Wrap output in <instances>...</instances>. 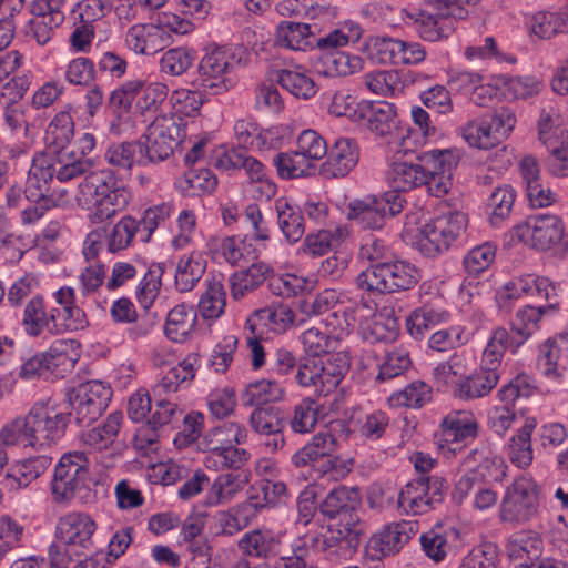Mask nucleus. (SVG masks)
<instances>
[{"label":"nucleus","instance_id":"obj_64","mask_svg":"<svg viewBox=\"0 0 568 568\" xmlns=\"http://www.w3.org/2000/svg\"><path fill=\"white\" fill-rule=\"evenodd\" d=\"M515 199L516 192L510 185L496 187L491 192L487 202V213L493 226L499 227L509 219L513 212Z\"/></svg>","mask_w":568,"mask_h":568},{"label":"nucleus","instance_id":"obj_34","mask_svg":"<svg viewBox=\"0 0 568 568\" xmlns=\"http://www.w3.org/2000/svg\"><path fill=\"white\" fill-rule=\"evenodd\" d=\"M207 261L201 251L183 254L176 262L174 285L181 293L191 292L205 274Z\"/></svg>","mask_w":568,"mask_h":568},{"label":"nucleus","instance_id":"obj_51","mask_svg":"<svg viewBox=\"0 0 568 568\" xmlns=\"http://www.w3.org/2000/svg\"><path fill=\"white\" fill-rule=\"evenodd\" d=\"M556 313V302L539 307L526 305L517 311L510 324L511 331L519 335L520 341L527 342L531 335L539 329L541 318Z\"/></svg>","mask_w":568,"mask_h":568},{"label":"nucleus","instance_id":"obj_23","mask_svg":"<svg viewBox=\"0 0 568 568\" xmlns=\"http://www.w3.org/2000/svg\"><path fill=\"white\" fill-rule=\"evenodd\" d=\"M52 296L59 307H52L58 311V316H54L55 323L52 324L51 334L73 332L88 326L85 313L75 303L77 297L73 287L62 286L53 292Z\"/></svg>","mask_w":568,"mask_h":568},{"label":"nucleus","instance_id":"obj_22","mask_svg":"<svg viewBox=\"0 0 568 568\" xmlns=\"http://www.w3.org/2000/svg\"><path fill=\"white\" fill-rule=\"evenodd\" d=\"M251 471H223L209 484L203 505L206 507L224 506L232 503L248 485Z\"/></svg>","mask_w":568,"mask_h":568},{"label":"nucleus","instance_id":"obj_60","mask_svg":"<svg viewBox=\"0 0 568 568\" xmlns=\"http://www.w3.org/2000/svg\"><path fill=\"white\" fill-rule=\"evenodd\" d=\"M273 165L282 180L307 176L315 169V164L308 162L297 150L277 153L273 158Z\"/></svg>","mask_w":568,"mask_h":568},{"label":"nucleus","instance_id":"obj_2","mask_svg":"<svg viewBox=\"0 0 568 568\" xmlns=\"http://www.w3.org/2000/svg\"><path fill=\"white\" fill-rule=\"evenodd\" d=\"M466 216L459 212H448L428 217L422 209L405 215L403 237L426 257H436L446 252L464 232Z\"/></svg>","mask_w":568,"mask_h":568},{"label":"nucleus","instance_id":"obj_4","mask_svg":"<svg viewBox=\"0 0 568 568\" xmlns=\"http://www.w3.org/2000/svg\"><path fill=\"white\" fill-rule=\"evenodd\" d=\"M244 54L242 48L209 45L197 65L202 90L213 95L231 90L235 84L233 72L242 64Z\"/></svg>","mask_w":568,"mask_h":568},{"label":"nucleus","instance_id":"obj_45","mask_svg":"<svg viewBox=\"0 0 568 568\" xmlns=\"http://www.w3.org/2000/svg\"><path fill=\"white\" fill-rule=\"evenodd\" d=\"M105 161L118 170L130 171L134 165L149 164L140 139L112 143L104 153Z\"/></svg>","mask_w":568,"mask_h":568},{"label":"nucleus","instance_id":"obj_19","mask_svg":"<svg viewBox=\"0 0 568 568\" xmlns=\"http://www.w3.org/2000/svg\"><path fill=\"white\" fill-rule=\"evenodd\" d=\"M417 532V523L400 520L384 525L368 540V548L377 557L399 552Z\"/></svg>","mask_w":568,"mask_h":568},{"label":"nucleus","instance_id":"obj_63","mask_svg":"<svg viewBox=\"0 0 568 568\" xmlns=\"http://www.w3.org/2000/svg\"><path fill=\"white\" fill-rule=\"evenodd\" d=\"M285 394L283 383L276 379H261L246 386L243 400L251 406L262 405L283 400Z\"/></svg>","mask_w":568,"mask_h":568},{"label":"nucleus","instance_id":"obj_7","mask_svg":"<svg viewBox=\"0 0 568 568\" xmlns=\"http://www.w3.org/2000/svg\"><path fill=\"white\" fill-rule=\"evenodd\" d=\"M514 110L501 106L494 112L468 121L462 126V136L469 146L489 150L505 141L516 125Z\"/></svg>","mask_w":568,"mask_h":568},{"label":"nucleus","instance_id":"obj_21","mask_svg":"<svg viewBox=\"0 0 568 568\" xmlns=\"http://www.w3.org/2000/svg\"><path fill=\"white\" fill-rule=\"evenodd\" d=\"M54 172L53 156L44 153L34 155L26 181V197L31 202H38L53 196L57 192L52 185L57 180Z\"/></svg>","mask_w":568,"mask_h":568},{"label":"nucleus","instance_id":"obj_17","mask_svg":"<svg viewBox=\"0 0 568 568\" xmlns=\"http://www.w3.org/2000/svg\"><path fill=\"white\" fill-rule=\"evenodd\" d=\"M511 235L530 247L544 251L560 242L564 223L557 215H530L513 227Z\"/></svg>","mask_w":568,"mask_h":568},{"label":"nucleus","instance_id":"obj_11","mask_svg":"<svg viewBox=\"0 0 568 568\" xmlns=\"http://www.w3.org/2000/svg\"><path fill=\"white\" fill-rule=\"evenodd\" d=\"M185 135L184 123L173 114H159L139 139L149 164L165 161Z\"/></svg>","mask_w":568,"mask_h":568},{"label":"nucleus","instance_id":"obj_58","mask_svg":"<svg viewBox=\"0 0 568 568\" xmlns=\"http://www.w3.org/2000/svg\"><path fill=\"white\" fill-rule=\"evenodd\" d=\"M196 322V313L192 306L180 304L174 306L166 316L165 335L175 343H182L192 332Z\"/></svg>","mask_w":568,"mask_h":568},{"label":"nucleus","instance_id":"obj_35","mask_svg":"<svg viewBox=\"0 0 568 568\" xmlns=\"http://www.w3.org/2000/svg\"><path fill=\"white\" fill-rule=\"evenodd\" d=\"M337 450V439L329 430H321L315 434L308 443L295 452L292 457V464L297 467H306L322 459V462Z\"/></svg>","mask_w":568,"mask_h":568},{"label":"nucleus","instance_id":"obj_59","mask_svg":"<svg viewBox=\"0 0 568 568\" xmlns=\"http://www.w3.org/2000/svg\"><path fill=\"white\" fill-rule=\"evenodd\" d=\"M196 59L197 52L192 47L171 48L164 51L160 58V72L170 77H181L194 65Z\"/></svg>","mask_w":568,"mask_h":568},{"label":"nucleus","instance_id":"obj_46","mask_svg":"<svg viewBox=\"0 0 568 568\" xmlns=\"http://www.w3.org/2000/svg\"><path fill=\"white\" fill-rule=\"evenodd\" d=\"M51 457L39 455L16 463L6 475L7 486L11 489L28 487L39 478L51 465Z\"/></svg>","mask_w":568,"mask_h":568},{"label":"nucleus","instance_id":"obj_42","mask_svg":"<svg viewBox=\"0 0 568 568\" xmlns=\"http://www.w3.org/2000/svg\"><path fill=\"white\" fill-rule=\"evenodd\" d=\"M54 316H58V311L52 307L48 310L41 295L32 296L23 310L24 332L31 337L40 336L45 329L51 334L52 324L55 323Z\"/></svg>","mask_w":568,"mask_h":568},{"label":"nucleus","instance_id":"obj_38","mask_svg":"<svg viewBox=\"0 0 568 568\" xmlns=\"http://www.w3.org/2000/svg\"><path fill=\"white\" fill-rule=\"evenodd\" d=\"M33 17L26 26V36L43 47L51 41L54 30L64 21V13L52 12L33 2Z\"/></svg>","mask_w":568,"mask_h":568},{"label":"nucleus","instance_id":"obj_16","mask_svg":"<svg viewBox=\"0 0 568 568\" xmlns=\"http://www.w3.org/2000/svg\"><path fill=\"white\" fill-rule=\"evenodd\" d=\"M536 392L534 379L527 374H518L497 393L501 406H494L488 413V426L497 435H504L513 425L516 414L510 407L516 399L528 398Z\"/></svg>","mask_w":568,"mask_h":568},{"label":"nucleus","instance_id":"obj_39","mask_svg":"<svg viewBox=\"0 0 568 568\" xmlns=\"http://www.w3.org/2000/svg\"><path fill=\"white\" fill-rule=\"evenodd\" d=\"M500 373L483 367L460 378L455 385V395L460 399H476L488 395L498 384Z\"/></svg>","mask_w":568,"mask_h":568},{"label":"nucleus","instance_id":"obj_13","mask_svg":"<svg viewBox=\"0 0 568 568\" xmlns=\"http://www.w3.org/2000/svg\"><path fill=\"white\" fill-rule=\"evenodd\" d=\"M112 388L101 381H89L69 390L67 398L72 416L79 426H89L108 408Z\"/></svg>","mask_w":568,"mask_h":568},{"label":"nucleus","instance_id":"obj_20","mask_svg":"<svg viewBox=\"0 0 568 568\" xmlns=\"http://www.w3.org/2000/svg\"><path fill=\"white\" fill-rule=\"evenodd\" d=\"M357 537L352 531V526H344V529L327 528L316 534L315 554H322L333 564H339L349 559L357 548Z\"/></svg>","mask_w":568,"mask_h":568},{"label":"nucleus","instance_id":"obj_6","mask_svg":"<svg viewBox=\"0 0 568 568\" xmlns=\"http://www.w3.org/2000/svg\"><path fill=\"white\" fill-rule=\"evenodd\" d=\"M405 203L404 196L395 191L368 194L348 203L346 219L363 230H381L388 219L403 211Z\"/></svg>","mask_w":568,"mask_h":568},{"label":"nucleus","instance_id":"obj_18","mask_svg":"<svg viewBox=\"0 0 568 568\" xmlns=\"http://www.w3.org/2000/svg\"><path fill=\"white\" fill-rule=\"evenodd\" d=\"M321 164L320 174L325 179H341L348 175L359 160V148L351 138H338L328 148Z\"/></svg>","mask_w":568,"mask_h":568},{"label":"nucleus","instance_id":"obj_15","mask_svg":"<svg viewBox=\"0 0 568 568\" xmlns=\"http://www.w3.org/2000/svg\"><path fill=\"white\" fill-rule=\"evenodd\" d=\"M98 524L84 511H69L57 520L54 538L67 544L75 554L88 556L97 548L94 535Z\"/></svg>","mask_w":568,"mask_h":568},{"label":"nucleus","instance_id":"obj_28","mask_svg":"<svg viewBox=\"0 0 568 568\" xmlns=\"http://www.w3.org/2000/svg\"><path fill=\"white\" fill-rule=\"evenodd\" d=\"M519 171L531 207H546L555 202L556 194L542 182L535 158L525 156L519 163Z\"/></svg>","mask_w":568,"mask_h":568},{"label":"nucleus","instance_id":"obj_12","mask_svg":"<svg viewBox=\"0 0 568 568\" xmlns=\"http://www.w3.org/2000/svg\"><path fill=\"white\" fill-rule=\"evenodd\" d=\"M69 422V415L61 412L53 400L37 402L27 414L29 446L44 447L57 444L65 435Z\"/></svg>","mask_w":568,"mask_h":568},{"label":"nucleus","instance_id":"obj_48","mask_svg":"<svg viewBox=\"0 0 568 568\" xmlns=\"http://www.w3.org/2000/svg\"><path fill=\"white\" fill-rule=\"evenodd\" d=\"M363 116L367 120L368 129L379 136L390 135L397 129V109L394 103L371 102L366 105Z\"/></svg>","mask_w":568,"mask_h":568},{"label":"nucleus","instance_id":"obj_1","mask_svg":"<svg viewBox=\"0 0 568 568\" xmlns=\"http://www.w3.org/2000/svg\"><path fill=\"white\" fill-rule=\"evenodd\" d=\"M54 173L59 182H68L81 175L84 179L78 185L77 202L89 211L92 223H103L124 211L131 201L130 190L123 185L116 174L109 169L91 171L92 161L75 155L73 150L55 152Z\"/></svg>","mask_w":568,"mask_h":568},{"label":"nucleus","instance_id":"obj_33","mask_svg":"<svg viewBox=\"0 0 568 568\" xmlns=\"http://www.w3.org/2000/svg\"><path fill=\"white\" fill-rule=\"evenodd\" d=\"M50 375L63 377L71 372L80 357V344L72 338L55 339L50 347L43 352Z\"/></svg>","mask_w":568,"mask_h":568},{"label":"nucleus","instance_id":"obj_57","mask_svg":"<svg viewBox=\"0 0 568 568\" xmlns=\"http://www.w3.org/2000/svg\"><path fill=\"white\" fill-rule=\"evenodd\" d=\"M433 397V388L424 381L416 379L403 389L394 392L388 397V404L393 408L418 409L428 404Z\"/></svg>","mask_w":568,"mask_h":568},{"label":"nucleus","instance_id":"obj_31","mask_svg":"<svg viewBox=\"0 0 568 568\" xmlns=\"http://www.w3.org/2000/svg\"><path fill=\"white\" fill-rule=\"evenodd\" d=\"M247 440V430L237 422H223L207 429L197 443L204 453L216 450L232 445H242Z\"/></svg>","mask_w":568,"mask_h":568},{"label":"nucleus","instance_id":"obj_56","mask_svg":"<svg viewBox=\"0 0 568 568\" xmlns=\"http://www.w3.org/2000/svg\"><path fill=\"white\" fill-rule=\"evenodd\" d=\"M74 136V122L68 111L58 112L44 132V142L53 152L68 150Z\"/></svg>","mask_w":568,"mask_h":568},{"label":"nucleus","instance_id":"obj_10","mask_svg":"<svg viewBox=\"0 0 568 568\" xmlns=\"http://www.w3.org/2000/svg\"><path fill=\"white\" fill-rule=\"evenodd\" d=\"M294 379L304 388H313L314 393L327 396L341 384L349 364L345 355L339 353L332 355L326 361L320 358H306L296 365Z\"/></svg>","mask_w":568,"mask_h":568},{"label":"nucleus","instance_id":"obj_37","mask_svg":"<svg viewBox=\"0 0 568 568\" xmlns=\"http://www.w3.org/2000/svg\"><path fill=\"white\" fill-rule=\"evenodd\" d=\"M225 307L226 291L223 275L210 274L205 280V290L199 300V313L206 321H215L224 314Z\"/></svg>","mask_w":568,"mask_h":568},{"label":"nucleus","instance_id":"obj_5","mask_svg":"<svg viewBox=\"0 0 568 568\" xmlns=\"http://www.w3.org/2000/svg\"><path fill=\"white\" fill-rule=\"evenodd\" d=\"M420 275L416 266L407 261L395 260L371 264L356 277L361 290L378 293H396L413 288Z\"/></svg>","mask_w":568,"mask_h":568},{"label":"nucleus","instance_id":"obj_36","mask_svg":"<svg viewBox=\"0 0 568 568\" xmlns=\"http://www.w3.org/2000/svg\"><path fill=\"white\" fill-rule=\"evenodd\" d=\"M450 314L444 307L426 303L415 308L405 321L407 333L416 341L423 339L433 327L447 323Z\"/></svg>","mask_w":568,"mask_h":568},{"label":"nucleus","instance_id":"obj_3","mask_svg":"<svg viewBox=\"0 0 568 568\" xmlns=\"http://www.w3.org/2000/svg\"><path fill=\"white\" fill-rule=\"evenodd\" d=\"M199 366L197 354H189L176 366L170 368L162 378L154 385L153 394L158 398L155 410L150 419H148V427L145 432V440L148 444H153L156 440L155 429L172 422L178 414L176 405L164 396L171 395L180 390L182 387L189 385L194 378L196 367Z\"/></svg>","mask_w":568,"mask_h":568},{"label":"nucleus","instance_id":"obj_26","mask_svg":"<svg viewBox=\"0 0 568 568\" xmlns=\"http://www.w3.org/2000/svg\"><path fill=\"white\" fill-rule=\"evenodd\" d=\"M459 530L445 524H436L419 537L424 555L435 564L446 559L448 554L459 541Z\"/></svg>","mask_w":568,"mask_h":568},{"label":"nucleus","instance_id":"obj_30","mask_svg":"<svg viewBox=\"0 0 568 568\" xmlns=\"http://www.w3.org/2000/svg\"><path fill=\"white\" fill-rule=\"evenodd\" d=\"M443 440L450 444L467 443L478 435L479 425L471 412L454 410L440 422Z\"/></svg>","mask_w":568,"mask_h":568},{"label":"nucleus","instance_id":"obj_9","mask_svg":"<svg viewBox=\"0 0 568 568\" xmlns=\"http://www.w3.org/2000/svg\"><path fill=\"white\" fill-rule=\"evenodd\" d=\"M446 480L437 475L418 476L409 480L397 494L396 507L400 515L419 516L444 501Z\"/></svg>","mask_w":568,"mask_h":568},{"label":"nucleus","instance_id":"obj_14","mask_svg":"<svg viewBox=\"0 0 568 568\" xmlns=\"http://www.w3.org/2000/svg\"><path fill=\"white\" fill-rule=\"evenodd\" d=\"M89 476V458L83 452L73 450L61 456L51 481L52 498L58 504L71 501L85 485Z\"/></svg>","mask_w":568,"mask_h":568},{"label":"nucleus","instance_id":"obj_61","mask_svg":"<svg viewBox=\"0 0 568 568\" xmlns=\"http://www.w3.org/2000/svg\"><path fill=\"white\" fill-rule=\"evenodd\" d=\"M315 282L292 273L274 274L268 277V288L275 296L291 298L310 292Z\"/></svg>","mask_w":568,"mask_h":568},{"label":"nucleus","instance_id":"obj_41","mask_svg":"<svg viewBox=\"0 0 568 568\" xmlns=\"http://www.w3.org/2000/svg\"><path fill=\"white\" fill-rule=\"evenodd\" d=\"M426 166L423 162L394 161L387 171V179L397 193L420 187L426 181Z\"/></svg>","mask_w":568,"mask_h":568},{"label":"nucleus","instance_id":"obj_49","mask_svg":"<svg viewBox=\"0 0 568 568\" xmlns=\"http://www.w3.org/2000/svg\"><path fill=\"white\" fill-rule=\"evenodd\" d=\"M122 420V413H111L102 425L81 433L82 444L97 452L108 449L118 437Z\"/></svg>","mask_w":568,"mask_h":568},{"label":"nucleus","instance_id":"obj_55","mask_svg":"<svg viewBox=\"0 0 568 568\" xmlns=\"http://www.w3.org/2000/svg\"><path fill=\"white\" fill-rule=\"evenodd\" d=\"M410 17L417 23L419 37L426 41L436 42L446 39L455 28L453 18L443 16L439 11L436 14L419 11Z\"/></svg>","mask_w":568,"mask_h":568},{"label":"nucleus","instance_id":"obj_27","mask_svg":"<svg viewBox=\"0 0 568 568\" xmlns=\"http://www.w3.org/2000/svg\"><path fill=\"white\" fill-rule=\"evenodd\" d=\"M281 545V534L270 528H256L247 531L237 542L243 555L257 559H271L280 556Z\"/></svg>","mask_w":568,"mask_h":568},{"label":"nucleus","instance_id":"obj_8","mask_svg":"<svg viewBox=\"0 0 568 568\" xmlns=\"http://www.w3.org/2000/svg\"><path fill=\"white\" fill-rule=\"evenodd\" d=\"M540 487L532 477L523 475L509 485L499 507L504 523L521 525L538 517L540 513Z\"/></svg>","mask_w":568,"mask_h":568},{"label":"nucleus","instance_id":"obj_40","mask_svg":"<svg viewBox=\"0 0 568 568\" xmlns=\"http://www.w3.org/2000/svg\"><path fill=\"white\" fill-rule=\"evenodd\" d=\"M536 420L528 418L524 425L509 438L506 445V455L516 467L527 469L534 460L531 435L536 428Z\"/></svg>","mask_w":568,"mask_h":568},{"label":"nucleus","instance_id":"obj_50","mask_svg":"<svg viewBox=\"0 0 568 568\" xmlns=\"http://www.w3.org/2000/svg\"><path fill=\"white\" fill-rule=\"evenodd\" d=\"M277 215V224L283 235L290 243L298 242L305 232L304 219L298 207L285 197H278L274 202Z\"/></svg>","mask_w":568,"mask_h":568},{"label":"nucleus","instance_id":"obj_43","mask_svg":"<svg viewBox=\"0 0 568 568\" xmlns=\"http://www.w3.org/2000/svg\"><path fill=\"white\" fill-rule=\"evenodd\" d=\"M273 273V266L264 262L251 264L247 268L235 272L230 277L231 295L239 301L260 287Z\"/></svg>","mask_w":568,"mask_h":568},{"label":"nucleus","instance_id":"obj_25","mask_svg":"<svg viewBox=\"0 0 568 568\" xmlns=\"http://www.w3.org/2000/svg\"><path fill=\"white\" fill-rule=\"evenodd\" d=\"M295 315L290 306L283 303L255 311L246 321V326L255 335L267 333L282 334L294 323Z\"/></svg>","mask_w":568,"mask_h":568},{"label":"nucleus","instance_id":"obj_32","mask_svg":"<svg viewBox=\"0 0 568 568\" xmlns=\"http://www.w3.org/2000/svg\"><path fill=\"white\" fill-rule=\"evenodd\" d=\"M277 83L293 97L308 100L317 93L310 71L301 64H290L275 71Z\"/></svg>","mask_w":568,"mask_h":568},{"label":"nucleus","instance_id":"obj_53","mask_svg":"<svg viewBox=\"0 0 568 568\" xmlns=\"http://www.w3.org/2000/svg\"><path fill=\"white\" fill-rule=\"evenodd\" d=\"M136 217L123 215L110 230L104 231L105 246L108 252L118 253L131 247L135 237L140 240Z\"/></svg>","mask_w":568,"mask_h":568},{"label":"nucleus","instance_id":"obj_44","mask_svg":"<svg viewBox=\"0 0 568 568\" xmlns=\"http://www.w3.org/2000/svg\"><path fill=\"white\" fill-rule=\"evenodd\" d=\"M361 68V58L339 50L323 52L314 63L315 71L327 78L346 77Z\"/></svg>","mask_w":568,"mask_h":568},{"label":"nucleus","instance_id":"obj_47","mask_svg":"<svg viewBox=\"0 0 568 568\" xmlns=\"http://www.w3.org/2000/svg\"><path fill=\"white\" fill-rule=\"evenodd\" d=\"M316 36L307 23L283 21L275 34L277 45L294 51H306L314 48Z\"/></svg>","mask_w":568,"mask_h":568},{"label":"nucleus","instance_id":"obj_62","mask_svg":"<svg viewBox=\"0 0 568 568\" xmlns=\"http://www.w3.org/2000/svg\"><path fill=\"white\" fill-rule=\"evenodd\" d=\"M531 32L540 39H550L559 33L568 32V12L539 11L530 21Z\"/></svg>","mask_w":568,"mask_h":568},{"label":"nucleus","instance_id":"obj_24","mask_svg":"<svg viewBox=\"0 0 568 568\" xmlns=\"http://www.w3.org/2000/svg\"><path fill=\"white\" fill-rule=\"evenodd\" d=\"M361 505V495L357 488L339 486L325 497L320 506L321 513L331 518L339 517L345 520L344 526H355L359 521L357 509Z\"/></svg>","mask_w":568,"mask_h":568},{"label":"nucleus","instance_id":"obj_29","mask_svg":"<svg viewBox=\"0 0 568 568\" xmlns=\"http://www.w3.org/2000/svg\"><path fill=\"white\" fill-rule=\"evenodd\" d=\"M124 43L136 54H153L166 44L165 31L155 23H135L126 30Z\"/></svg>","mask_w":568,"mask_h":568},{"label":"nucleus","instance_id":"obj_54","mask_svg":"<svg viewBox=\"0 0 568 568\" xmlns=\"http://www.w3.org/2000/svg\"><path fill=\"white\" fill-rule=\"evenodd\" d=\"M544 548V541L539 534L531 530H523L510 535L506 550L511 560L539 559Z\"/></svg>","mask_w":568,"mask_h":568},{"label":"nucleus","instance_id":"obj_52","mask_svg":"<svg viewBox=\"0 0 568 568\" xmlns=\"http://www.w3.org/2000/svg\"><path fill=\"white\" fill-rule=\"evenodd\" d=\"M232 445L206 453L203 458V465L209 470L243 471V466L251 458V454L245 448Z\"/></svg>","mask_w":568,"mask_h":568}]
</instances>
